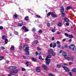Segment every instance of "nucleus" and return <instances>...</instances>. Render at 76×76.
Instances as JSON below:
<instances>
[{
  "instance_id": "1",
  "label": "nucleus",
  "mask_w": 76,
  "mask_h": 76,
  "mask_svg": "<svg viewBox=\"0 0 76 76\" xmlns=\"http://www.w3.org/2000/svg\"><path fill=\"white\" fill-rule=\"evenodd\" d=\"M51 58V55H48L47 56V57L45 58L46 64H49L50 63V59L48 58Z\"/></svg>"
},
{
  "instance_id": "2",
  "label": "nucleus",
  "mask_w": 76,
  "mask_h": 76,
  "mask_svg": "<svg viewBox=\"0 0 76 76\" xmlns=\"http://www.w3.org/2000/svg\"><path fill=\"white\" fill-rule=\"evenodd\" d=\"M23 49L26 52V55H29V52L28 51V50H29V47L28 46L25 45L23 47Z\"/></svg>"
},
{
  "instance_id": "3",
  "label": "nucleus",
  "mask_w": 76,
  "mask_h": 76,
  "mask_svg": "<svg viewBox=\"0 0 76 76\" xmlns=\"http://www.w3.org/2000/svg\"><path fill=\"white\" fill-rule=\"evenodd\" d=\"M62 55L64 56V58L65 59H67V53L65 52H62Z\"/></svg>"
},
{
  "instance_id": "4",
  "label": "nucleus",
  "mask_w": 76,
  "mask_h": 76,
  "mask_svg": "<svg viewBox=\"0 0 76 76\" xmlns=\"http://www.w3.org/2000/svg\"><path fill=\"white\" fill-rule=\"evenodd\" d=\"M63 68L65 70L66 72H69V71H70V69H69V68L66 66H64L63 67Z\"/></svg>"
},
{
  "instance_id": "5",
  "label": "nucleus",
  "mask_w": 76,
  "mask_h": 76,
  "mask_svg": "<svg viewBox=\"0 0 76 76\" xmlns=\"http://www.w3.org/2000/svg\"><path fill=\"white\" fill-rule=\"evenodd\" d=\"M42 67L43 68H44L45 70H48V68L44 64H43L42 66Z\"/></svg>"
},
{
  "instance_id": "6",
  "label": "nucleus",
  "mask_w": 76,
  "mask_h": 76,
  "mask_svg": "<svg viewBox=\"0 0 76 76\" xmlns=\"http://www.w3.org/2000/svg\"><path fill=\"white\" fill-rule=\"evenodd\" d=\"M9 69L13 70L14 69H16V67L13 66H11L9 67Z\"/></svg>"
},
{
  "instance_id": "7",
  "label": "nucleus",
  "mask_w": 76,
  "mask_h": 76,
  "mask_svg": "<svg viewBox=\"0 0 76 76\" xmlns=\"http://www.w3.org/2000/svg\"><path fill=\"white\" fill-rule=\"evenodd\" d=\"M48 52L49 54H51L54 52V50L52 49H50L48 50Z\"/></svg>"
},
{
  "instance_id": "8",
  "label": "nucleus",
  "mask_w": 76,
  "mask_h": 76,
  "mask_svg": "<svg viewBox=\"0 0 76 76\" xmlns=\"http://www.w3.org/2000/svg\"><path fill=\"white\" fill-rule=\"evenodd\" d=\"M67 60H69V61L70 60H72V61H73V60H74V58L73 57H72L71 58L68 57L67 58Z\"/></svg>"
},
{
  "instance_id": "9",
  "label": "nucleus",
  "mask_w": 76,
  "mask_h": 76,
  "mask_svg": "<svg viewBox=\"0 0 76 76\" xmlns=\"http://www.w3.org/2000/svg\"><path fill=\"white\" fill-rule=\"evenodd\" d=\"M36 70L37 72H41V69L39 67H37L36 68Z\"/></svg>"
},
{
  "instance_id": "10",
  "label": "nucleus",
  "mask_w": 76,
  "mask_h": 76,
  "mask_svg": "<svg viewBox=\"0 0 76 76\" xmlns=\"http://www.w3.org/2000/svg\"><path fill=\"white\" fill-rule=\"evenodd\" d=\"M29 64V61H27L26 63V64H27V65H26V67H31V65L28 64Z\"/></svg>"
},
{
  "instance_id": "11",
  "label": "nucleus",
  "mask_w": 76,
  "mask_h": 76,
  "mask_svg": "<svg viewBox=\"0 0 76 76\" xmlns=\"http://www.w3.org/2000/svg\"><path fill=\"white\" fill-rule=\"evenodd\" d=\"M61 12H64V7H61Z\"/></svg>"
},
{
  "instance_id": "12",
  "label": "nucleus",
  "mask_w": 76,
  "mask_h": 76,
  "mask_svg": "<svg viewBox=\"0 0 76 76\" xmlns=\"http://www.w3.org/2000/svg\"><path fill=\"white\" fill-rule=\"evenodd\" d=\"M53 15V12H49L48 13L47 15V17H48L50 15Z\"/></svg>"
},
{
  "instance_id": "13",
  "label": "nucleus",
  "mask_w": 76,
  "mask_h": 76,
  "mask_svg": "<svg viewBox=\"0 0 76 76\" xmlns=\"http://www.w3.org/2000/svg\"><path fill=\"white\" fill-rule=\"evenodd\" d=\"M2 38L4 40H5L6 39H7V37L6 36L4 35H3Z\"/></svg>"
},
{
  "instance_id": "14",
  "label": "nucleus",
  "mask_w": 76,
  "mask_h": 76,
  "mask_svg": "<svg viewBox=\"0 0 76 76\" xmlns=\"http://www.w3.org/2000/svg\"><path fill=\"white\" fill-rule=\"evenodd\" d=\"M64 21H65V22H69V19H68L67 18H64Z\"/></svg>"
},
{
  "instance_id": "15",
  "label": "nucleus",
  "mask_w": 76,
  "mask_h": 76,
  "mask_svg": "<svg viewBox=\"0 0 76 76\" xmlns=\"http://www.w3.org/2000/svg\"><path fill=\"white\" fill-rule=\"evenodd\" d=\"M71 50H72L73 48L75 47V45H70Z\"/></svg>"
},
{
  "instance_id": "16",
  "label": "nucleus",
  "mask_w": 76,
  "mask_h": 76,
  "mask_svg": "<svg viewBox=\"0 0 76 76\" xmlns=\"http://www.w3.org/2000/svg\"><path fill=\"white\" fill-rule=\"evenodd\" d=\"M61 16L63 18H64L65 17V13H63V12H61Z\"/></svg>"
},
{
  "instance_id": "17",
  "label": "nucleus",
  "mask_w": 76,
  "mask_h": 76,
  "mask_svg": "<svg viewBox=\"0 0 76 76\" xmlns=\"http://www.w3.org/2000/svg\"><path fill=\"white\" fill-rule=\"evenodd\" d=\"M51 16L53 18H57V15H54L53 12V14Z\"/></svg>"
},
{
  "instance_id": "18",
  "label": "nucleus",
  "mask_w": 76,
  "mask_h": 76,
  "mask_svg": "<svg viewBox=\"0 0 76 76\" xmlns=\"http://www.w3.org/2000/svg\"><path fill=\"white\" fill-rule=\"evenodd\" d=\"M31 59L32 61H34V62L37 61V59H36L35 58H32Z\"/></svg>"
},
{
  "instance_id": "19",
  "label": "nucleus",
  "mask_w": 76,
  "mask_h": 76,
  "mask_svg": "<svg viewBox=\"0 0 76 76\" xmlns=\"http://www.w3.org/2000/svg\"><path fill=\"white\" fill-rule=\"evenodd\" d=\"M14 49L15 47H11L10 48V49L11 50V51H13L14 50Z\"/></svg>"
},
{
  "instance_id": "20",
  "label": "nucleus",
  "mask_w": 76,
  "mask_h": 76,
  "mask_svg": "<svg viewBox=\"0 0 76 76\" xmlns=\"http://www.w3.org/2000/svg\"><path fill=\"white\" fill-rule=\"evenodd\" d=\"M72 7L71 6H69L66 8V10H69V9H72Z\"/></svg>"
},
{
  "instance_id": "21",
  "label": "nucleus",
  "mask_w": 76,
  "mask_h": 76,
  "mask_svg": "<svg viewBox=\"0 0 76 76\" xmlns=\"http://www.w3.org/2000/svg\"><path fill=\"white\" fill-rule=\"evenodd\" d=\"M13 72L14 73H18V70L16 69L15 70L13 71Z\"/></svg>"
},
{
  "instance_id": "22",
  "label": "nucleus",
  "mask_w": 76,
  "mask_h": 76,
  "mask_svg": "<svg viewBox=\"0 0 76 76\" xmlns=\"http://www.w3.org/2000/svg\"><path fill=\"white\" fill-rule=\"evenodd\" d=\"M51 54L53 56H56V53L54 52H52Z\"/></svg>"
},
{
  "instance_id": "23",
  "label": "nucleus",
  "mask_w": 76,
  "mask_h": 76,
  "mask_svg": "<svg viewBox=\"0 0 76 76\" xmlns=\"http://www.w3.org/2000/svg\"><path fill=\"white\" fill-rule=\"evenodd\" d=\"M68 37L70 38H73V36L72 35H69Z\"/></svg>"
},
{
  "instance_id": "24",
  "label": "nucleus",
  "mask_w": 76,
  "mask_h": 76,
  "mask_svg": "<svg viewBox=\"0 0 76 76\" xmlns=\"http://www.w3.org/2000/svg\"><path fill=\"white\" fill-rule=\"evenodd\" d=\"M5 42L6 44H7V42H8V40L7 39H5Z\"/></svg>"
},
{
  "instance_id": "25",
  "label": "nucleus",
  "mask_w": 76,
  "mask_h": 76,
  "mask_svg": "<svg viewBox=\"0 0 76 76\" xmlns=\"http://www.w3.org/2000/svg\"><path fill=\"white\" fill-rule=\"evenodd\" d=\"M36 18H41V16H39V15H35Z\"/></svg>"
},
{
  "instance_id": "26",
  "label": "nucleus",
  "mask_w": 76,
  "mask_h": 76,
  "mask_svg": "<svg viewBox=\"0 0 76 76\" xmlns=\"http://www.w3.org/2000/svg\"><path fill=\"white\" fill-rule=\"evenodd\" d=\"M4 58L3 56L0 57V61H1V60H3Z\"/></svg>"
},
{
  "instance_id": "27",
  "label": "nucleus",
  "mask_w": 76,
  "mask_h": 76,
  "mask_svg": "<svg viewBox=\"0 0 76 76\" xmlns=\"http://www.w3.org/2000/svg\"><path fill=\"white\" fill-rule=\"evenodd\" d=\"M38 42V41L37 40H35L34 41V44H37Z\"/></svg>"
},
{
  "instance_id": "28",
  "label": "nucleus",
  "mask_w": 76,
  "mask_h": 76,
  "mask_svg": "<svg viewBox=\"0 0 76 76\" xmlns=\"http://www.w3.org/2000/svg\"><path fill=\"white\" fill-rule=\"evenodd\" d=\"M72 72H76V69L74 68L72 69Z\"/></svg>"
},
{
  "instance_id": "29",
  "label": "nucleus",
  "mask_w": 76,
  "mask_h": 76,
  "mask_svg": "<svg viewBox=\"0 0 76 76\" xmlns=\"http://www.w3.org/2000/svg\"><path fill=\"white\" fill-rule=\"evenodd\" d=\"M13 71H11L10 72V75H14V73H13Z\"/></svg>"
},
{
  "instance_id": "30",
  "label": "nucleus",
  "mask_w": 76,
  "mask_h": 76,
  "mask_svg": "<svg viewBox=\"0 0 76 76\" xmlns=\"http://www.w3.org/2000/svg\"><path fill=\"white\" fill-rule=\"evenodd\" d=\"M72 51H76V48H73L72 49H71Z\"/></svg>"
},
{
  "instance_id": "31",
  "label": "nucleus",
  "mask_w": 76,
  "mask_h": 76,
  "mask_svg": "<svg viewBox=\"0 0 76 76\" xmlns=\"http://www.w3.org/2000/svg\"><path fill=\"white\" fill-rule=\"evenodd\" d=\"M62 24V23L61 22L59 23L58 24V26H61Z\"/></svg>"
},
{
  "instance_id": "32",
  "label": "nucleus",
  "mask_w": 76,
  "mask_h": 76,
  "mask_svg": "<svg viewBox=\"0 0 76 76\" xmlns=\"http://www.w3.org/2000/svg\"><path fill=\"white\" fill-rule=\"evenodd\" d=\"M57 68H59L61 67V65L60 64H58L57 65Z\"/></svg>"
},
{
  "instance_id": "33",
  "label": "nucleus",
  "mask_w": 76,
  "mask_h": 76,
  "mask_svg": "<svg viewBox=\"0 0 76 76\" xmlns=\"http://www.w3.org/2000/svg\"><path fill=\"white\" fill-rule=\"evenodd\" d=\"M15 18H17L18 16V15L17 14H15L14 15Z\"/></svg>"
},
{
  "instance_id": "34",
  "label": "nucleus",
  "mask_w": 76,
  "mask_h": 76,
  "mask_svg": "<svg viewBox=\"0 0 76 76\" xmlns=\"http://www.w3.org/2000/svg\"><path fill=\"white\" fill-rule=\"evenodd\" d=\"M28 17H26L25 18V20H28Z\"/></svg>"
},
{
  "instance_id": "35",
  "label": "nucleus",
  "mask_w": 76,
  "mask_h": 76,
  "mask_svg": "<svg viewBox=\"0 0 76 76\" xmlns=\"http://www.w3.org/2000/svg\"><path fill=\"white\" fill-rule=\"evenodd\" d=\"M56 47V43H54L53 45V48H55Z\"/></svg>"
},
{
  "instance_id": "36",
  "label": "nucleus",
  "mask_w": 76,
  "mask_h": 76,
  "mask_svg": "<svg viewBox=\"0 0 76 76\" xmlns=\"http://www.w3.org/2000/svg\"><path fill=\"white\" fill-rule=\"evenodd\" d=\"M18 26H22V23H20V24H19L18 25Z\"/></svg>"
},
{
  "instance_id": "37",
  "label": "nucleus",
  "mask_w": 76,
  "mask_h": 76,
  "mask_svg": "<svg viewBox=\"0 0 76 76\" xmlns=\"http://www.w3.org/2000/svg\"><path fill=\"white\" fill-rule=\"evenodd\" d=\"M65 35L66 36V37H69V34L67 33L65 34Z\"/></svg>"
},
{
  "instance_id": "38",
  "label": "nucleus",
  "mask_w": 76,
  "mask_h": 76,
  "mask_svg": "<svg viewBox=\"0 0 76 76\" xmlns=\"http://www.w3.org/2000/svg\"><path fill=\"white\" fill-rule=\"evenodd\" d=\"M26 24V22H23L22 23V25H25Z\"/></svg>"
},
{
  "instance_id": "39",
  "label": "nucleus",
  "mask_w": 76,
  "mask_h": 76,
  "mask_svg": "<svg viewBox=\"0 0 76 76\" xmlns=\"http://www.w3.org/2000/svg\"><path fill=\"white\" fill-rule=\"evenodd\" d=\"M69 75L70 76H73V74H72V73H71V72H69Z\"/></svg>"
},
{
  "instance_id": "40",
  "label": "nucleus",
  "mask_w": 76,
  "mask_h": 76,
  "mask_svg": "<svg viewBox=\"0 0 76 76\" xmlns=\"http://www.w3.org/2000/svg\"><path fill=\"white\" fill-rule=\"evenodd\" d=\"M22 28H23V30H25V29H26V26H24L22 27Z\"/></svg>"
},
{
  "instance_id": "41",
  "label": "nucleus",
  "mask_w": 76,
  "mask_h": 76,
  "mask_svg": "<svg viewBox=\"0 0 76 76\" xmlns=\"http://www.w3.org/2000/svg\"><path fill=\"white\" fill-rule=\"evenodd\" d=\"M49 75L50 76H54V75L52 73H49Z\"/></svg>"
},
{
  "instance_id": "42",
  "label": "nucleus",
  "mask_w": 76,
  "mask_h": 76,
  "mask_svg": "<svg viewBox=\"0 0 76 76\" xmlns=\"http://www.w3.org/2000/svg\"><path fill=\"white\" fill-rule=\"evenodd\" d=\"M0 29L1 30H2V29H3V27L2 26H0Z\"/></svg>"
},
{
  "instance_id": "43",
  "label": "nucleus",
  "mask_w": 76,
  "mask_h": 76,
  "mask_svg": "<svg viewBox=\"0 0 76 76\" xmlns=\"http://www.w3.org/2000/svg\"><path fill=\"white\" fill-rule=\"evenodd\" d=\"M61 47V45L60 44L58 45L57 47L58 48H60Z\"/></svg>"
},
{
  "instance_id": "44",
  "label": "nucleus",
  "mask_w": 76,
  "mask_h": 76,
  "mask_svg": "<svg viewBox=\"0 0 76 76\" xmlns=\"http://www.w3.org/2000/svg\"><path fill=\"white\" fill-rule=\"evenodd\" d=\"M42 30H39L38 31V33H42Z\"/></svg>"
},
{
  "instance_id": "45",
  "label": "nucleus",
  "mask_w": 76,
  "mask_h": 76,
  "mask_svg": "<svg viewBox=\"0 0 76 76\" xmlns=\"http://www.w3.org/2000/svg\"><path fill=\"white\" fill-rule=\"evenodd\" d=\"M21 70H22V71H25V70H26V69H25L24 68H22L21 69Z\"/></svg>"
},
{
  "instance_id": "46",
  "label": "nucleus",
  "mask_w": 76,
  "mask_h": 76,
  "mask_svg": "<svg viewBox=\"0 0 76 76\" xmlns=\"http://www.w3.org/2000/svg\"><path fill=\"white\" fill-rule=\"evenodd\" d=\"M32 31H33V32H34V31H35V28H33Z\"/></svg>"
},
{
  "instance_id": "47",
  "label": "nucleus",
  "mask_w": 76,
  "mask_h": 76,
  "mask_svg": "<svg viewBox=\"0 0 76 76\" xmlns=\"http://www.w3.org/2000/svg\"><path fill=\"white\" fill-rule=\"evenodd\" d=\"M29 30L28 29H27V28H26V29L24 30V31H25V32H27Z\"/></svg>"
},
{
  "instance_id": "48",
  "label": "nucleus",
  "mask_w": 76,
  "mask_h": 76,
  "mask_svg": "<svg viewBox=\"0 0 76 76\" xmlns=\"http://www.w3.org/2000/svg\"><path fill=\"white\" fill-rule=\"evenodd\" d=\"M15 34L17 35H18V32L17 31H15Z\"/></svg>"
},
{
  "instance_id": "49",
  "label": "nucleus",
  "mask_w": 76,
  "mask_h": 76,
  "mask_svg": "<svg viewBox=\"0 0 76 76\" xmlns=\"http://www.w3.org/2000/svg\"><path fill=\"white\" fill-rule=\"evenodd\" d=\"M1 50H4V49H5V48H4V47L3 46H1Z\"/></svg>"
},
{
  "instance_id": "50",
  "label": "nucleus",
  "mask_w": 76,
  "mask_h": 76,
  "mask_svg": "<svg viewBox=\"0 0 76 76\" xmlns=\"http://www.w3.org/2000/svg\"><path fill=\"white\" fill-rule=\"evenodd\" d=\"M56 43L58 45H59L60 44V42L58 41H57L56 42Z\"/></svg>"
},
{
  "instance_id": "51",
  "label": "nucleus",
  "mask_w": 76,
  "mask_h": 76,
  "mask_svg": "<svg viewBox=\"0 0 76 76\" xmlns=\"http://www.w3.org/2000/svg\"><path fill=\"white\" fill-rule=\"evenodd\" d=\"M52 32H56V30H55V29L52 30Z\"/></svg>"
},
{
  "instance_id": "52",
  "label": "nucleus",
  "mask_w": 76,
  "mask_h": 76,
  "mask_svg": "<svg viewBox=\"0 0 76 76\" xmlns=\"http://www.w3.org/2000/svg\"><path fill=\"white\" fill-rule=\"evenodd\" d=\"M35 55L36 56H38V52H36Z\"/></svg>"
},
{
  "instance_id": "53",
  "label": "nucleus",
  "mask_w": 76,
  "mask_h": 76,
  "mask_svg": "<svg viewBox=\"0 0 76 76\" xmlns=\"http://www.w3.org/2000/svg\"><path fill=\"white\" fill-rule=\"evenodd\" d=\"M19 48L20 50H22V49L23 48V47H22V46H20Z\"/></svg>"
},
{
  "instance_id": "54",
  "label": "nucleus",
  "mask_w": 76,
  "mask_h": 76,
  "mask_svg": "<svg viewBox=\"0 0 76 76\" xmlns=\"http://www.w3.org/2000/svg\"><path fill=\"white\" fill-rule=\"evenodd\" d=\"M39 60H41V59H42V57L41 56H39Z\"/></svg>"
},
{
  "instance_id": "55",
  "label": "nucleus",
  "mask_w": 76,
  "mask_h": 76,
  "mask_svg": "<svg viewBox=\"0 0 76 76\" xmlns=\"http://www.w3.org/2000/svg\"><path fill=\"white\" fill-rule=\"evenodd\" d=\"M67 48H68V49H71L70 45H69V46H68V47H67Z\"/></svg>"
},
{
  "instance_id": "56",
  "label": "nucleus",
  "mask_w": 76,
  "mask_h": 76,
  "mask_svg": "<svg viewBox=\"0 0 76 76\" xmlns=\"http://www.w3.org/2000/svg\"><path fill=\"white\" fill-rule=\"evenodd\" d=\"M50 47H53V44L52 43H51L50 44Z\"/></svg>"
},
{
  "instance_id": "57",
  "label": "nucleus",
  "mask_w": 76,
  "mask_h": 76,
  "mask_svg": "<svg viewBox=\"0 0 76 76\" xmlns=\"http://www.w3.org/2000/svg\"><path fill=\"white\" fill-rule=\"evenodd\" d=\"M37 49L38 50H41V48H37Z\"/></svg>"
},
{
  "instance_id": "58",
  "label": "nucleus",
  "mask_w": 76,
  "mask_h": 76,
  "mask_svg": "<svg viewBox=\"0 0 76 76\" xmlns=\"http://www.w3.org/2000/svg\"><path fill=\"white\" fill-rule=\"evenodd\" d=\"M66 26H69V23H66Z\"/></svg>"
},
{
  "instance_id": "59",
  "label": "nucleus",
  "mask_w": 76,
  "mask_h": 76,
  "mask_svg": "<svg viewBox=\"0 0 76 76\" xmlns=\"http://www.w3.org/2000/svg\"><path fill=\"white\" fill-rule=\"evenodd\" d=\"M54 39H55L54 37H53L52 39V41H54Z\"/></svg>"
},
{
  "instance_id": "60",
  "label": "nucleus",
  "mask_w": 76,
  "mask_h": 76,
  "mask_svg": "<svg viewBox=\"0 0 76 76\" xmlns=\"http://www.w3.org/2000/svg\"><path fill=\"white\" fill-rule=\"evenodd\" d=\"M57 34H60L61 33L60 31H58L57 33Z\"/></svg>"
},
{
  "instance_id": "61",
  "label": "nucleus",
  "mask_w": 76,
  "mask_h": 76,
  "mask_svg": "<svg viewBox=\"0 0 76 76\" xmlns=\"http://www.w3.org/2000/svg\"><path fill=\"white\" fill-rule=\"evenodd\" d=\"M72 64H73V63L72 62H70L69 63V65H71Z\"/></svg>"
},
{
  "instance_id": "62",
  "label": "nucleus",
  "mask_w": 76,
  "mask_h": 76,
  "mask_svg": "<svg viewBox=\"0 0 76 76\" xmlns=\"http://www.w3.org/2000/svg\"><path fill=\"white\" fill-rule=\"evenodd\" d=\"M47 25L48 26H50V23H48Z\"/></svg>"
},
{
  "instance_id": "63",
  "label": "nucleus",
  "mask_w": 76,
  "mask_h": 76,
  "mask_svg": "<svg viewBox=\"0 0 76 76\" xmlns=\"http://www.w3.org/2000/svg\"><path fill=\"white\" fill-rule=\"evenodd\" d=\"M9 61L7 60V61L6 63L7 64H8L9 63Z\"/></svg>"
},
{
  "instance_id": "64",
  "label": "nucleus",
  "mask_w": 76,
  "mask_h": 76,
  "mask_svg": "<svg viewBox=\"0 0 76 76\" xmlns=\"http://www.w3.org/2000/svg\"><path fill=\"white\" fill-rule=\"evenodd\" d=\"M72 41V39H70L69 40V42H71Z\"/></svg>"
}]
</instances>
